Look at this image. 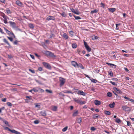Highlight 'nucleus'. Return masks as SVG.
I'll return each mask as SVG.
<instances>
[{"mask_svg":"<svg viewBox=\"0 0 134 134\" xmlns=\"http://www.w3.org/2000/svg\"><path fill=\"white\" fill-rule=\"evenodd\" d=\"M4 129L5 130H8L9 131L11 132L12 133H14L15 134H22L20 132L17 131L15 130H11L9 128L7 127H4Z\"/></svg>","mask_w":134,"mask_h":134,"instance_id":"1","label":"nucleus"},{"mask_svg":"<svg viewBox=\"0 0 134 134\" xmlns=\"http://www.w3.org/2000/svg\"><path fill=\"white\" fill-rule=\"evenodd\" d=\"M121 108L123 110L125 111H129L131 110V108L130 107H127L126 105L122 106Z\"/></svg>","mask_w":134,"mask_h":134,"instance_id":"2","label":"nucleus"},{"mask_svg":"<svg viewBox=\"0 0 134 134\" xmlns=\"http://www.w3.org/2000/svg\"><path fill=\"white\" fill-rule=\"evenodd\" d=\"M83 42L85 47L86 48L87 51L88 52H90L91 51V49L87 44V42L84 41Z\"/></svg>","mask_w":134,"mask_h":134,"instance_id":"3","label":"nucleus"},{"mask_svg":"<svg viewBox=\"0 0 134 134\" xmlns=\"http://www.w3.org/2000/svg\"><path fill=\"white\" fill-rule=\"evenodd\" d=\"M45 54L47 56L51 57H55L54 54L48 51H46L45 52Z\"/></svg>","mask_w":134,"mask_h":134,"instance_id":"4","label":"nucleus"},{"mask_svg":"<svg viewBox=\"0 0 134 134\" xmlns=\"http://www.w3.org/2000/svg\"><path fill=\"white\" fill-rule=\"evenodd\" d=\"M59 81L60 82V85L62 86L64 84L65 81V79L63 78L60 77L59 78Z\"/></svg>","mask_w":134,"mask_h":134,"instance_id":"5","label":"nucleus"},{"mask_svg":"<svg viewBox=\"0 0 134 134\" xmlns=\"http://www.w3.org/2000/svg\"><path fill=\"white\" fill-rule=\"evenodd\" d=\"M42 63L44 66L46 68L49 69H51V66L48 63L44 62H43Z\"/></svg>","mask_w":134,"mask_h":134,"instance_id":"6","label":"nucleus"},{"mask_svg":"<svg viewBox=\"0 0 134 134\" xmlns=\"http://www.w3.org/2000/svg\"><path fill=\"white\" fill-rule=\"evenodd\" d=\"M8 23L13 28H15L16 27V24L14 22L9 21Z\"/></svg>","mask_w":134,"mask_h":134,"instance_id":"7","label":"nucleus"},{"mask_svg":"<svg viewBox=\"0 0 134 134\" xmlns=\"http://www.w3.org/2000/svg\"><path fill=\"white\" fill-rule=\"evenodd\" d=\"M4 30L5 31L7 34L11 36L12 34L13 33L12 32H11L8 30L6 28L4 27Z\"/></svg>","mask_w":134,"mask_h":134,"instance_id":"8","label":"nucleus"},{"mask_svg":"<svg viewBox=\"0 0 134 134\" xmlns=\"http://www.w3.org/2000/svg\"><path fill=\"white\" fill-rule=\"evenodd\" d=\"M95 104L96 105H100L101 104V102L100 101L97 100H95L94 101Z\"/></svg>","mask_w":134,"mask_h":134,"instance_id":"9","label":"nucleus"},{"mask_svg":"<svg viewBox=\"0 0 134 134\" xmlns=\"http://www.w3.org/2000/svg\"><path fill=\"white\" fill-rule=\"evenodd\" d=\"M3 18H4V19L3 20L4 23L5 24L7 23V19H9V17H8L7 16H6Z\"/></svg>","mask_w":134,"mask_h":134,"instance_id":"10","label":"nucleus"},{"mask_svg":"<svg viewBox=\"0 0 134 134\" xmlns=\"http://www.w3.org/2000/svg\"><path fill=\"white\" fill-rule=\"evenodd\" d=\"M55 19V18L54 16H49L47 18L46 20H47L49 21L51 20H54Z\"/></svg>","mask_w":134,"mask_h":134,"instance_id":"11","label":"nucleus"},{"mask_svg":"<svg viewBox=\"0 0 134 134\" xmlns=\"http://www.w3.org/2000/svg\"><path fill=\"white\" fill-rule=\"evenodd\" d=\"M72 65L75 67H76L77 65V63L75 61H72L71 62Z\"/></svg>","mask_w":134,"mask_h":134,"instance_id":"12","label":"nucleus"},{"mask_svg":"<svg viewBox=\"0 0 134 134\" xmlns=\"http://www.w3.org/2000/svg\"><path fill=\"white\" fill-rule=\"evenodd\" d=\"M16 3L17 5L20 7H22L23 5L22 3L19 1H16Z\"/></svg>","mask_w":134,"mask_h":134,"instance_id":"13","label":"nucleus"},{"mask_svg":"<svg viewBox=\"0 0 134 134\" xmlns=\"http://www.w3.org/2000/svg\"><path fill=\"white\" fill-rule=\"evenodd\" d=\"M3 41L5 43L7 44L8 45L9 47H11V46L10 45V44L9 43V42H8V41H7V40H6L5 38H4L3 40Z\"/></svg>","mask_w":134,"mask_h":134,"instance_id":"14","label":"nucleus"},{"mask_svg":"<svg viewBox=\"0 0 134 134\" xmlns=\"http://www.w3.org/2000/svg\"><path fill=\"white\" fill-rule=\"evenodd\" d=\"M74 100L75 101L78 103L81 104H84V103L83 102H80L79 100L77 99L76 98H74Z\"/></svg>","mask_w":134,"mask_h":134,"instance_id":"15","label":"nucleus"},{"mask_svg":"<svg viewBox=\"0 0 134 134\" xmlns=\"http://www.w3.org/2000/svg\"><path fill=\"white\" fill-rule=\"evenodd\" d=\"M79 114L78 111L77 110L75 111L72 114V116L74 117H75L77 115Z\"/></svg>","mask_w":134,"mask_h":134,"instance_id":"16","label":"nucleus"},{"mask_svg":"<svg viewBox=\"0 0 134 134\" xmlns=\"http://www.w3.org/2000/svg\"><path fill=\"white\" fill-rule=\"evenodd\" d=\"M109 11L111 12H113L116 10L115 8H109L108 9Z\"/></svg>","mask_w":134,"mask_h":134,"instance_id":"17","label":"nucleus"},{"mask_svg":"<svg viewBox=\"0 0 134 134\" xmlns=\"http://www.w3.org/2000/svg\"><path fill=\"white\" fill-rule=\"evenodd\" d=\"M77 67L80 68L82 69H84V68L83 67V65L80 63H79L78 64H77Z\"/></svg>","mask_w":134,"mask_h":134,"instance_id":"18","label":"nucleus"},{"mask_svg":"<svg viewBox=\"0 0 134 134\" xmlns=\"http://www.w3.org/2000/svg\"><path fill=\"white\" fill-rule=\"evenodd\" d=\"M40 114L42 116H46V114L45 111H41L40 112Z\"/></svg>","mask_w":134,"mask_h":134,"instance_id":"19","label":"nucleus"},{"mask_svg":"<svg viewBox=\"0 0 134 134\" xmlns=\"http://www.w3.org/2000/svg\"><path fill=\"white\" fill-rule=\"evenodd\" d=\"M76 121L77 123L80 124L82 121V119L81 117L77 118Z\"/></svg>","mask_w":134,"mask_h":134,"instance_id":"20","label":"nucleus"},{"mask_svg":"<svg viewBox=\"0 0 134 134\" xmlns=\"http://www.w3.org/2000/svg\"><path fill=\"white\" fill-rule=\"evenodd\" d=\"M115 105V103L113 102L112 104H109V107L110 108H113L114 107Z\"/></svg>","mask_w":134,"mask_h":134,"instance_id":"21","label":"nucleus"},{"mask_svg":"<svg viewBox=\"0 0 134 134\" xmlns=\"http://www.w3.org/2000/svg\"><path fill=\"white\" fill-rule=\"evenodd\" d=\"M72 46L73 48H75L77 47V45L76 43H74L72 44Z\"/></svg>","mask_w":134,"mask_h":134,"instance_id":"22","label":"nucleus"},{"mask_svg":"<svg viewBox=\"0 0 134 134\" xmlns=\"http://www.w3.org/2000/svg\"><path fill=\"white\" fill-rule=\"evenodd\" d=\"M104 113L108 115H110L111 114L110 112L109 111L107 110H104Z\"/></svg>","mask_w":134,"mask_h":134,"instance_id":"23","label":"nucleus"},{"mask_svg":"<svg viewBox=\"0 0 134 134\" xmlns=\"http://www.w3.org/2000/svg\"><path fill=\"white\" fill-rule=\"evenodd\" d=\"M99 115L97 114H95L93 115V118L94 119H96L98 118V117H99Z\"/></svg>","mask_w":134,"mask_h":134,"instance_id":"24","label":"nucleus"},{"mask_svg":"<svg viewBox=\"0 0 134 134\" xmlns=\"http://www.w3.org/2000/svg\"><path fill=\"white\" fill-rule=\"evenodd\" d=\"M63 92L65 93H71L72 94H73V93L71 91H68L67 90H65L63 91Z\"/></svg>","mask_w":134,"mask_h":134,"instance_id":"25","label":"nucleus"},{"mask_svg":"<svg viewBox=\"0 0 134 134\" xmlns=\"http://www.w3.org/2000/svg\"><path fill=\"white\" fill-rule=\"evenodd\" d=\"M63 37L66 39H67L68 38V36L65 33H63Z\"/></svg>","mask_w":134,"mask_h":134,"instance_id":"26","label":"nucleus"},{"mask_svg":"<svg viewBox=\"0 0 134 134\" xmlns=\"http://www.w3.org/2000/svg\"><path fill=\"white\" fill-rule=\"evenodd\" d=\"M113 89L115 91H118L119 93H120V90L116 87H114L113 88Z\"/></svg>","mask_w":134,"mask_h":134,"instance_id":"27","label":"nucleus"},{"mask_svg":"<svg viewBox=\"0 0 134 134\" xmlns=\"http://www.w3.org/2000/svg\"><path fill=\"white\" fill-rule=\"evenodd\" d=\"M92 39L93 40H94L97 39L98 38V37L97 36L94 35L92 36Z\"/></svg>","mask_w":134,"mask_h":134,"instance_id":"28","label":"nucleus"},{"mask_svg":"<svg viewBox=\"0 0 134 134\" xmlns=\"http://www.w3.org/2000/svg\"><path fill=\"white\" fill-rule=\"evenodd\" d=\"M78 93L81 95H84V93L82 91H79L78 92Z\"/></svg>","mask_w":134,"mask_h":134,"instance_id":"29","label":"nucleus"},{"mask_svg":"<svg viewBox=\"0 0 134 134\" xmlns=\"http://www.w3.org/2000/svg\"><path fill=\"white\" fill-rule=\"evenodd\" d=\"M73 15L76 20H79L81 19V18L79 16H76L74 15Z\"/></svg>","mask_w":134,"mask_h":134,"instance_id":"30","label":"nucleus"},{"mask_svg":"<svg viewBox=\"0 0 134 134\" xmlns=\"http://www.w3.org/2000/svg\"><path fill=\"white\" fill-rule=\"evenodd\" d=\"M38 88H33V91L35 92H37L39 90Z\"/></svg>","mask_w":134,"mask_h":134,"instance_id":"31","label":"nucleus"},{"mask_svg":"<svg viewBox=\"0 0 134 134\" xmlns=\"http://www.w3.org/2000/svg\"><path fill=\"white\" fill-rule=\"evenodd\" d=\"M108 65H111V66H114V68H116V65H115L114 64H111L110 63H106Z\"/></svg>","mask_w":134,"mask_h":134,"instance_id":"32","label":"nucleus"},{"mask_svg":"<svg viewBox=\"0 0 134 134\" xmlns=\"http://www.w3.org/2000/svg\"><path fill=\"white\" fill-rule=\"evenodd\" d=\"M29 26L31 28L33 29L34 27L33 25L31 24L30 23L29 24Z\"/></svg>","mask_w":134,"mask_h":134,"instance_id":"33","label":"nucleus"},{"mask_svg":"<svg viewBox=\"0 0 134 134\" xmlns=\"http://www.w3.org/2000/svg\"><path fill=\"white\" fill-rule=\"evenodd\" d=\"M115 121L116 122L119 123L121 122V120L119 118H116L115 119Z\"/></svg>","mask_w":134,"mask_h":134,"instance_id":"34","label":"nucleus"},{"mask_svg":"<svg viewBox=\"0 0 134 134\" xmlns=\"http://www.w3.org/2000/svg\"><path fill=\"white\" fill-rule=\"evenodd\" d=\"M0 15L3 18L4 17L6 16L5 15V14L4 13L2 12H1L0 13Z\"/></svg>","mask_w":134,"mask_h":134,"instance_id":"35","label":"nucleus"},{"mask_svg":"<svg viewBox=\"0 0 134 134\" xmlns=\"http://www.w3.org/2000/svg\"><path fill=\"white\" fill-rule=\"evenodd\" d=\"M107 96L109 97H111L112 96V94L110 92H108L107 94Z\"/></svg>","mask_w":134,"mask_h":134,"instance_id":"36","label":"nucleus"},{"mask_svg":"<svg viewBox=\"0 0 134 134\" xmlns=\"http://www.w3.org/2000/svg\"><path fill=\"white\" fill-rule=\"evenodd\" d=\"M97 10L96 9H95L94 10H92L91 12V13L93 14L94 13H97Z\"/></svg>","mask_w":134,"mask_h":134,"instance_id":"37","label":"nucleus"},{"mask_svg":"<svg viewBox=\"0 0 134 134\" xmlns=\"http://www.w3.org/2000/svg\"><path fill=\"white\" fill-rule=\"evenodd\" d=\"M6 12L8 14H10L11 12L9 8H7L6 9Z\"/></svg>","mask_w":134,"mask_h":134,"instance_id":"38","label":"nucleus"},{"mask_svg":"<svg viewBox=\"0 0 134 134\" xmlns=\"http://www.w3.org/2000/svg\"><path fill=\"white\" fill-rule=\"evenodd\" d=\"M7 37L10 41L12 42L13 40V38L12 37L7 36Z\"/></svg>","mask_w":134,"mask_h":134,"instance_id":"39","label":"nucleus"},{"mask_svg":"<svg viewBox=\"0 0 134 134\" xmlns=\"http://www.w3.org/2000/svg\"><path fill=\"white\" fill-rule=\"evenodd\" d=\"M3 122L5 124H6L7 126H10L9 125V124H8V123L7 121L6 120H3Z\"/></svg>","mask_w":134,"mask_h":134,"instance_id":"40","label":"nucleus"},{"mask_svg":"<svg viewBox=\"0 0 134 134\" xmlns=\"http://www.w3.org/2000/svg\"><path fill=\"white\" fill-rule=\"evenodd\" d=\"M61 15L64 17H65L67 16L66 14L65 13V12H63L62 14H61Z\"/></svg>","mask_w":134,"mask_h":134,"instance_id":"41","label":"nucleus"},{"mask_svg":"<svg viewBox=\"0 0 134 134\" xmlns=\"http://www.w3.org/2000/svg\"><path fill=\"white\" fill-rule=\"evenodd\" d=\"M7 55H8V58L9 59H11V58H13V56L12 55H11V54L9 55L8 54Z\"/></svg>","mask_w":134,"mask_h":134,"instance_id":"42","label":"nucleus"},{"mask_svg":"<svg viewBox=\"0 0 134 134\" xmlns=\"http://www.w3.org/2000/svg\"><path fill=\"white\" fill-rule=\"evenodd\" d=\"M68 127L67 126H66L62 130V131L63 132H65L66 131V130L68 129Z\"/></svg>","mask_w":134,"mask_h":134,"instance_id":"43","label":"nucleus"},{"mask_svg":"<svg viewBox=\"0 0 134 134\" xmlns=\"http://www.w3.org/2000/svg\"><path fill=\"white\" fill-rule=\"evenodd\" d=\"M19 42V41L17 40H15V41H14L13 42V44L14 45H16L17 44L18 42Z\"/></svg>","mask_w":134,"mask_h":134,"instance_id":"44","label":"nucleus"},{"mask_svg":"<svg viewBox=\"0 0 134 134\" xmlns=\"http://www.w3.org/2000/svg\"><path fill=\"white\" fill-rule=\"evenodd\" d=\"M52 109L54 111H56L57 110V107L56 106H54L53 108Z\"/></svg>","mask_w":134,"mask_h":134,"instance_id":"45","label":"nucleus"},{"mask_svg":"<svg viewBox=\"0 0 134 134\" xmlns=\"http://www.w3.org/2000/svg\"><path fill=\"white\" fill-rule=\"evenodd\" d=\"M109 73L110 75L111 76H113V72L112 71H109Z\"/></svg>","mask_w":134,"mask_h":134,"instance_id":"46","label":"nucleus"},{"mask_svg":"<svg viewBox=\"0 0 134 134\" xmlns=\"http://www.w3.org/2000/svg\"><path fill=\"white\" fill-rule=\"evenodd\" d=\"M91 130L92 131H95L96 130V128L94 127H91Z\"/></svg>","mask_w":134,"mask_h":134,"instance_id":"47","label":"nucleus"},{"mask_svg":"<svg viewBox=\"0 0 134 134\" xmlns=\"http://www.w3.org/2000/svg\"><path fill=\"white\" fill-rule=\"evenodd\" d=\"M46 91L47 92L50 93H52V92L51 90H49L47 89H46Z\"/></svg>","mask_w":134,"mask_h":134,"instance_id":"48","label":"nucleus"},{"mask_svg":"<svg viewBox=\"0 0 134 134\" xmlns=\"http://www.w3.org/2000/svg\"><path fill=\"white\" fill-rule=\"evenodd\" d=\"M29 70L32 73H35V71L34 70H32L31 69H29Z\"/></svg>","mask_w":134,"mask_h":134,"instance_id":"49","label":"nucleus"},{"mask_svg":"<svg viewBox=\"0 0 134 134\" xmlns=\"http://www.w3.org/2000/svg\"><path fill=\"white\" fill-rule=\"evenodd\" d=\"M0 32H1V33L3 34H4L5 35L6 34L3 31V30L1 28H0Z\"/></svg>","mask_w":134,"mask_h":134,"instance_id":"50","label":"nucleus"},{"mask_svg":"<svg viewBox=\"0 0 134 134\" xmlns=\"http://www.w3.org/2000/svg\"><path fill=\"white\" fill-rule=\"evenodd\" d=\"M110 83L114 85H116L117 84L116 83L114 82H112L111 81H110Z\"/></svg>","mask_w":134,"mask_h":134,"instance_id":"51","label":"nucleus"},{"mask_svg":"<svg viewBox=\"0 0 134 134\" xmlns=\"http://www.w3.org/2000/svg\"><path fill=\"white\" fill-rule=\"evenodd\" d=\"M7 105L9 106H12V104L11 103L9 102H8L7 103Z\"/></svg>","mask_w":134,"mask_h":134,"instance_id":"52","label":"nucleus"},{"mask_svg":"<svg viewBox=\"0 0 134 134\" xmlns=\"http://www.w3.org/2000/svg\"><path fill=\"white\" fill-rule=\"evenodd\" d=\"M100 4L102 5V6H101V7H102L103 8H104V7H105V4H104L103 3L101 2L100 3Z\"/></svg>","mask_w":134,"mask_h":134,"instance_id":"53","label":"nucleus"},{"mask_svg":"<svg viewBox=\"0 0 134 134\" xmlns=\"http://www.w3.org/2000/svg\"><path fill=\"white\" fill-rule=\"evenodd\" d=\"M73 91L75 92H77L78 91V90L74 88L73 89Z\"/></svg>","mask_w":134,"mask_h":134,"instance_id":"54","label":"nucleus"},{"mask_svg":"<svg viewBox=\"0 0 134 134\" xmlns=\"http://www.w3.org/2000/svg\"><path fill=\"white\" fill-rule=\"evenodd\" d=\"M34 122L35 124H38L39 123V121L38 120H35V121H34Z\"/></svg>","mask_w":134,"mask_h":134,"instance_id":"55","label":"nucleus"},{"mask_svg":"<svg viewBox=\"0 0 134 134\" xmlns=\"http://www.w3.org/2000/svg\"><path fill=\"white\" fill-rule=\"evenodd\" d=\"M26 98L30 99H31V96H26Z\"/></svg>","mask_w":134,"mask_h":134,"instance_id":"56","label":"nucleus"},{"mask_svg":"<svg viewBox=\"0 0 134 134\" xmlns=\"http://www.w3.org/2000/svg\"><path fill=\"white\" fill-rule=\"evenodd\" d=\"M127 125L128 126H129L131 125V122H130L127 121Z\"/></svg>","mask_w":134,"mask_h":134,"instance_id":"57","label":"nucleus"},{"mask_svg":"<svg viewBox=\"0 0 134 134\" xmlns=\"http://www.w3.org/2000/svg\"><path fill=\"white\" fill-rule=\"evenodd\" d=\"M69 33L71 34V35L72 36H73V32L72 31H70L69 32Z\"/></svg>","mask_w":134,"mask_h":134,"instance_id":"58","label":"nucleus"},{"mask_svg":"<svg viewBox=\"0 0 134 134\" xmlns=\"http://www.w3.org/2000/svg\"><path fill=\"white\" fill-rule=\"evenodd\" d=\"M42 68L41 67H39L38 69V70L39 71H41L42 70Z\"/></svg>","mask_w":134,"mask_h":134,"instance_id":"59","label":"nucleus"},{"mask_svg":"<svg viewBox=\"0 0 134 134\" xmlns=\"http://www.w3.org/2000/svg\"><path fill=\"white\" fill-rule=\"evenodd\" d=\"M71 10L72 11V12L74 13H75V12H76L74 9L73 8H72L71 9Z\"/></svg>","mask_w":134,"mask_h":134,"instance_id":"60","label":"nucleus"},{"mask_svg":"<svg viewBox=\"0 0 134 134\" xmlns=\"http://www.w3.org/2000/svg\"><path fill=\"white\" fill-rule=\"evenodd\" d=\"M92 82H94V83H96L97 82V80H96L94 79H92Z\"/></svg>","mask_w":134,"mask_h":134,"instance_id":"61","label":"nucleus"},{"mask_svg":"<svg viewBox=\"0 0 134 134\" xmlns=\"http://www.w3.org/2000/svg\"><path fill=\"white\" fill-rule=\"evenodd\" d=\"M6 99H7L6 98H4V99H2V101L3 102H5L6 101Z\"/></svg>","mask_w":134,"mask_h":134,"instance_id":"62","label":"nucleus"},{"mask_svg":"<svg viewBox=\"0 0 134 134\" xmlns=\"http://www.w3.org/2000/svg\"><path fill=\"white\" fill-rule=\"evenodd\" d=\"M123 97H124V98L125 99H126L127 100H129L130 99L129 98H128L127 97H126V96H124Z\"/></svg>","mask_w":134,"mask_h":134,"instance_id":"63","label":"nucleus"},{"mask_svg":"<svg viewBox=\"0 0 134 134\" xmlns=\"http://www.w3.org/2000/svg\"><path fill=\"white\" fill-rule=\"evenodd\" d=\"M74 13L77 15H79L80 13L79 12H75Z\"/></svg>","mask_w":134,"mask_h":134,"instance_id":"64","label":"nucleus"}]
</instances>
